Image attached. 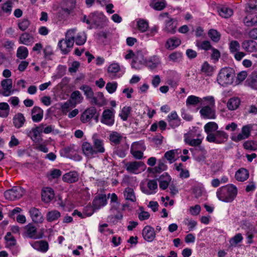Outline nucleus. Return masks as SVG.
Here are the masks:
<instances>
[{
  "label": "nucleus",
  "instance_id": "412c9836",
  "mask_svg": "<svg viewBox=\"0 0 257 257\" xmlns=\"http://www.w3.org/2000/svg\"><path fill=\"white\" fill-rule=\"evenodd\" d=\"M29 213L34 222L37 223L43 222L44 220L43 215L38 208L32 207L30 209Z\"/></svg>",
  "mask_w": 257,
  "mask_h": 257
},
{
  "label": "nucleus",
  "instance_id": "de8ad7c7",
  "mask_svg": "<svg viewBox=\"0 0 257 257\" xmlns=\"http://www.w3.org/2000/svg\"><path fill=\"white\" fill-rule=\"evenodd\" d=\"M20 43L26 45H29L33 41V37L29 34L24 33L20 37Z\"/></svg>",
  "mask_w": 257,
  "mask_h": 257
},
{
  "label": "nucleus",
  "instance_id": "f03ea898",
  "mask_svg": "<svg viewBox=\"0 0 257 257\" xmlns=\"http://www.w3.org/2000/svg\"><path fill=\"white\" fill-rule=\"evenodd\" d=\"M234 77L235 71L233 68L224 67L220 70L216 80L220 85L226 86L232 84Z\"/></svg>",
  "mask_w": 257,
  "mask_h": 257
},
{
  "label": "nucleus",
  "instance_id": "f704fd0d",
  "mask_svg": "<svg viewBox=\"0 0 257 257\" xmlns=\"http://www.w3.org/2000/svg\"><path fill=\"white\" fill-rule=\"evenodd\" d=\"M93 142L94 147V150L96 151V155L97 153H103L105 152V148L104 147L103 141L96 138L95 136L93 137Z\"/></svg>",
  "mask_w": 257,
  "mask_h": 257
},
{
  "label": "nucleus",
  "instance_id": "4468645a",
  "mask_svg": "<svg viewBox=\"0 0 257 257\" xmlns=\"http://www.w3.org/2000/svg\"><path fill=\"white\" fill-rule=\"evenodd\" d=\"M178 26V21L176 19L168 18L165 21L164 26L163 28V31L165 33L171 34H174L176 32V29Z\"/></svg>",
  "mask_w": 257,
  "mask_h": 257
},
{
  "label": "nucleus",
  "instance_id": "5701e85b",
  "mask_svg": "<svg viewBox=\"0 0 257 257\" xmlns=\"http://www.w3.org/2000/svg\"><path fill=\"white\" fill-rule=\"evenodd\" d=\"M242 48L249 53L257 51V43L253 40H245L242 43Z\"/></svg>",
  "mask_w": 257,
  "mask_h": 257
},
{
  "label": "nucleus",
  "instance_id": "1a4fd4ad",
  "mask_svg": "<svg viewBox=\"0 0 257 257\" xmlns=\"http://www.w3.org/2000/svg\"><path fill=\"white\" fill-rule=\"evenodd\" d=\"M140 189L143 193L150 195L156 193L158 191V182L156 179L148 180L147 184L141 183Z\"/></svg>",
  "mask_w": 257,
  "mask_h": 257
},
{
  "label": "nucleus",
  "instance_id": "5fc2aeb1",
  "mask_svg": "<svg viewBox=\"0 0 257 257\" xmlns=\"http://www.w3.org/2000/svg\"><path fill=\"white\" fill-rule=\"evenodd\" d=\"M196 46L198 49L205 51L211 50L212 48L210 42L208 41H203L202 42L197 41Z\"/></svg>",
  "mask_w": 257,
  "mask_h": 257
},
{
  "label": "nucleus",
  "instance_id": "473e14b6",
  "mask_svg": "<svg viewBox=\"0 0 257 257\" xmlns=\"http://www.w3.org/2000/svg\"><path fill=\"white\" fill-rule=\"evenodd\" d=\"M248 177L249 172L248 170L243 168L238 169L235 174L236 180L240 182L245 181Z\"/></svg>",
  "mask_w": 257,
  "mask_h": 257
},
{
  "label": "nucleus",
  "instance_id": "b1692460",
  "mask_svg": "<svg viewBox=\"0 0 257 257\" xmlns=\"http://www.w3.org/2000/svg\"><path fill=\"white\" fill-rule=\"evenodd\" d=\"M30 244L34 249L43 252H46L49 248L48 243L45 240L34 241Z\"/></svg>",
  "mask_w": 257,
  "mask_h": 257
},
{
  "label": "nucleus",
  "instance_id": "13d9d810",
  "mask_svg": "<svg viewBox=\"0 0 257 257\" xmlns=\"http://www.w3.org/2000/svg\"><path fill=\"white\" fill-rule=\"evenodd\" d=\"M209 37L214 42H218L220 39V33L215 29H210L208 33Z\"/></svg>",
  "mask_w": 257,
  "mask_h": 257
},
{
  "label": "nucleus",
  "instance_id": "e433bc0d",
  "mask_svg": "<svg viewBox=\"0 0 257 257\" xmlns=\"http://www.w3.org/2000/svg\"><path fill=\"white\" fill-rule=\"evenodd\" d=\"M201 71L205 75L211 76L215 71V67L209 64L208 62L205 61L201 65Z\"/></svg>",
  "mask_w": 257,
  "mask_h": 257
},
{
  "label": "nucleus",
  "instance_id": "a19ab883",
  "mask_svg": "<svg viewBox=\"0 0 257 257\" xmlns=\"http://www.w3.org/2000/svg\"><path fill=\"white\" fill-rule=\"evenodd\" d=\"M13 120L14 126L18 128L22 127L26 121L25 118L22 113L16 114L13 117Z\"/></svg>",
  "mask_w": 257,
  "mask_h": 257
},
{
  "label": "nucleus",
  "instance_id": "774afa93",
  "mask_svg": "<svg viewBox=\"0 0 257 257\" xmlns=\"http://www.w3.org/2000/svg\"><path fill=\"white\" fill-rule=\"evenodd\" d=\"M243 21L244 23L248 27L257 25V14L251 19L248 17H246Z\"/></svg>",
  "mask_w": 257,
  "mask_h": 257
},
{
  "label": "nucleus",
  "instance_id": "4c0bfd02",
  "mask_svg": "<svg viewBox=\"0 0 257 257\" xmlns=\"http://www.w3.org/2000/svg\"><path fill=\"white\" fill-rule=\"evenodd\" d=\"M63 180L67 183H74L78 180V174L75 171H72L65 174L63 176Z\"/></svg>",
  "mask_w": 257,
  "mask_h": 257
},
{
  "label": "nucleus",
  "instance_id": "4be33fe9",
  "mask_svg": "<svg viewBox=\"0 0 257 257\" xmlns=\"http://www.w3.org/2000/svg\"><path fill=\"white\" fill-rule=\"evenodd\" d=\"M146 66L150 69L153 70L157 68L161 63L160 59L159 56L154 55L150 57L147 60L144 61Z\"/></svg>",
  "mask_w": 257,
  "mask_h": 257
},
{
  "label": "nucleus",
  "instance_id": "c03bdc74",
  "mask_svg": "<svg viewBox=\"0 0 257 257\" xmlns=\"http://www.w3.org/2000/svg\"><path fill=\"white\" fill-rule=\"evenodd\" d=\"M243 239V237L240 233L236 234L234 236L230 238L229 240V247H236L238 243L242 241Z\"/></svg>",
  "mask_w": 257,
  "mask_h": 257
},
{
  "label": "nucleus",
  "instance_id": "6e6552de",
  "mask_svg": "<svg viewBox=\"0 0 257 257\" xmlns=\"http://www.w3.org/2000/svg\"><path fill=\"white\" fill-rule=\"evenodd\" d=\"M254 127H257V124H248L243 125L241 128V133L237 136H232L231 140L234 142H238L247 139L250 136V132Z\"/></svg>",
  "mask_w": 257,
  "mask_h": 257
},
{
  "label": "nucleus",
  "instance_id": "393cba45",
  "mask_svg": "<svg viewBox=\"0 0 257 257\" xmlns=\"http://www.w3.org/2000/svg\"><path fill=\"white\" fill-rule=\"evenodd\" d=\"M81 149L84 155L88 158H91L96 155L95 150L89 143H83Z\"/></svg>",
  "mask_w": 257,
  "mask_h": 257
},
{
  "label": "nucleus",
  "instance_id": "ea45409f",
  "mask_svg": "<svg viewBox=\"0 0 257 257\" xmlns=\"http://www.w3.org/2000/svg\"><path fill=\"white\" fill-rule=\"evenodd\" d=\"M218 128V124L213 121L207 123L204 126V131L207 135V136H209L210 134L213 135V134L217 131Z\"/></svg>",
  "mask_w": 257,
  "mask_h": 257
},
{
  "label": "nucleus",
  "instance_id": "dca6fc26",
  "mask_svg": "<svg viewBox=\"0 0 257 257\" xmlns=\"http://www.w3.org/2000/svg\"><path fill=\"white\" fill-rule=\"evenodd\" d=\"M25 232L23 236L25 237L33 239L41 238L42 235H39L37 234L36 227L31 223L26 225L24 227Z\"/></svg>",
  "mask_w": 257,
  "mask_h": 257
},
{
  "label": "nucleus",
  "instance_id": "338daca9",
  "mask_svg": "<svg viewBox=\"0 0 257 257\" xmlns=\"http://www.w3.org/2000/svg\"><path fill=\"white\" fill-rule=\"evenodd\" d=\"M81 89L84 92V95L86 96V98L89 100L91 99L93 95H94L93 92L91 87L88 86L84 85L83 86Z\"/></svg>",
  "mask_w": 257,
  "mask_h": 257
},
{
  "label": "nucleus",
  "instance_id": "a211bd4d",
  "mask_svg": "<svg viewBox=\"0 0 257 257\" xmlns=\"http://www.w3.org/2000/svg\"><path fill=\"white\" fill-rule=\"evenodd\" d=\"M142 235L144 239L148 242H152L156 237L154 228L150 225H147L143 228Z\"/></svg>",
  "mask_w": 257,
  "mask_h": 257
},
{
  "label": "nucleus",
  "instance_id": "9b49d317",
  "mask_svg": "<svg viewBox=\"0 0 257 257\" xmlns=\"http://www.w3.org/2000/svg\"><path fill=\"white\" fill-rule=\"evenodd\" d=\"M24 193V189L20 186H14L12 189L7 190L4 193L5 198L10 200L14 201L22 197Z\"/></svg>",
  "mask_w": 257,
  "mask_h": 257
},
{
  "label": "nucleus",
  "instance_id": "09e8293b",
  "mask_svg": "<svg viewBox=\"0 0 257 257\" xmlns=\"http://www.w3.org/2000/svg\"><path fill=\"white\" fill-rule=\"evenodd\" d=\"M185 143L191 146H197L200 145L202 140L200 139H192L190 134L185 136Z\"/></svg>",
  "mask_w": 257,
  "mask_h": 257
},
{
  "label": "nucleus",
  "instance_id": "49530a36",
  "mask_svg": "<svg viewBox=\"0 0 257 257\" xmlns=\"http://www.w3.org/2000/svg\"><path fill=\"white\" fill-rule=\"evenodd\" d=\"M240 102V99L238 98L233 97L228 101L227 106L229 109L233 110L238 107Z\"/></svg>",
  "mask_w": 257,
  "mask_h": 257
},
{
  "label": "nucleus",
  "instance_id": "c756f323",
  "mask_svg": "<svg viewBox=\"0 0 257 257\" xmlns=\"http://www.w3.org/2000/svg\"><path fill=\"white\" fill-rule=\"evenodd\" d=\"M123 196L126 201L131 202H136L137 197L134 189L131 187H126L123 192Z\"/></svg>",
  "mask_w": 257,
  "mask_h": 257
},
{
  "label": "nucleus",
  "instance_id": "8fccbe9b",
  "mask_svg": "<svg viewBox=\"0 0 257 257\" xmlns=\"http://www.w3.org/2000/svg\"><path fill=\"white\" fill-rule=\"evenodd\" d=\"M166 6L165 0H153L151 6L155 10L161 11Z\"/></svg>",
  "mask_w": 257,
  "mask_h": 257
},
{
  "label": "nucleus",
  "instance_id": "2eb2a0df",
  "mask_svg": "<svg viewBox=\"0 0 257 257\" xmlns=\"http://www.w3.org/2000/svg\"><path fill=\"white\" fill-rule=\"evenodd\" d=\"M98 116L96 107L93 106H90L81 113V122H89L92 118H97Z\"/></svg>",
  "mask_w": 257,
  "mask_h": 257
},
{
  "label": "nucleus",
  "instance_id": "052dcab7",
  "mask_svg": "<svg viewBox=\"0 0 257 257\" xmlns=\"http://www.w3.org/2000/svg\"><path fill=\"white\" fill-rule=\"evenodd\" d=\"M13 5V2L11 1H8L2 4L1 8L3 12L9 15L12 12Z\"/></svg>",
  "mask_w": 257,
  "mask_h": 257
},
{
  "label": "nucleus",
  "instance_id": "20e7f679",
  "mask_svg": "<svg viewBox=\"0 0 257 257\" xmlns=\"http://www.w3.org/2000/svg\"><path fill=\"white\" fill-rule=\"evenodd\" d=\"M76 7V0H62L60 3V9L58 17L60 20L66 19L72 13Z\"/></svg>",
  "mask_w": 257,
  "mask_h": 257
},
{
  "label": "nucleus",
  "instance_id": "69168bd1",
  "mask_svg": "<svg viewBox=\"0 0 257 257\" xmlns=\"http://www.w3.org/2000/svg\"><path fill=\"white\" fill-rule=\"evenodd\" d=\"M182 57V53L179 52H174L169 56V59L174 62L180 61Z\"/></svg>",
  "mask_w": 257,
  "mask_h": 257
},
{
  "label": "nucleus",
  "instance_id": "f257e3e1",
  "mask_svg": "<svg viewBox=\"0 0 257 257\" xmlns=\"http://www.w3.org/2000/svg\"><path fill=\"white\" fill-rule=\"evenodd\" d=\"M237 193L236 187L233 184H228L218 189L216 191V196L221 201L231 202L236 197Z\"/></svg>",
  "mask_w": 257,
  "mask_h": 257
},
{
  "label": "nucleus",
  "instance_id": "423d86ee",
  "mask_svg": "<svg viewBox=\"0 0 257 257\" xmlns=\"http://www.w3.org/2000/svg\"><path fill=\"white\" fill-rule=\"evenodd\" d=\"M125 168L130 173L139 174L146 170V166L143 162L134 161L127 162Z\"/></svg>",
  "mask_w": 257,
  "mask_h": 257
},
{
  "label": "nucleus",
  "instance_id": "3c124183",
  "mask_svg": "<svg viewBox=\"0 0 257 257\" xmlns=\"http://www.w3.org/2000/svg\"><path fill=\"white\" fill-rule=\"evenodd\" d=\"M202 99L195 95L189 96L186 99V105L195 106L201 102Z\"/></svg>",
  "mask_w": 257,
  "mask_h": 257
},
{
  "label": "nucleus",
  "instance_id": "37998d69",
  "mask_svg": "<svg viewBox=\"0 0 257 257\" xmlns=\"http://www.w3.org/2000/svg\"><path fill=\"white\" fill-rule=\"evenodd\" d=\"M45 126V124L41 123L38 126L33 128L31 131L30 132L29 136H30L32 139H37V137L40 136L43 132L44 127Z\"/></svg>",
  "mask_w": 257,
  "mask_h": 257
},
{
  "label": "nucleus",
  "instance_id": "cd10ccee",
  "mask_svg": "<svg viewBox=\"0 0 257 257\" xmlns=\"http://www.w3.org/2000/svg\"><path fill=\"white\" fill-rule=\"evenodd\" d=\"M144 61L142 53L138 52L137 53V56H135V58L133 60L131 64L132 67L136 70L141 69L143 67V63Z\"/></svg>",
  "mask_w": 257,
  "mask_h": 257
},
{
  "label": "nucleus",
  "instance_id": "0e129e2a",
  "mask_svg": "<svg viewBox=\"0 0 257 257\" xmlns=\"http://www.w3.org/2000/svg\"><path fill=\"white\" fill-rule=\"evenodd\" d=\"M229 48L230 52L234 54L239 50L240 44L237 41H231L229 43Z\"/></svg>",
  "mask_w": 257,
  "mask_h": 257
},
{
  "label": "nucleus",
  "instance_id": "864d4df0",
  "mask_svg": "<svg viewBox=\"0 0 257 257\" xmlns=\"http://www.w3.org/2000/svg\"><path fill=\"white\" fill-rule=\"evenodd\" d=\"M132 110V108L131 106H124L121 110L120 111V113H119V116L121 118V119L125 121L127 119V118L131 113V111Z\"/></svg>",
  "mask_w": 257,
  "mask_h": 257
},
{
  "label": "nucleus",
  "instance_id": "603ef678",
  "mask_svg": "<svg viewBox=\"0 0 257 257\" xmlns=\"http://www.w3.org/2000/svg\"><path fill=\"white\" fill-rule=\"evenodd\" d=\"M181 153V150H172L167 151L164 155L165 158L169 161L170 163H172L175 161V155Z\"/></svg>",
  "mask_w": 257,
  "mask_h": 257
},
{
  "label": "nucleus",
  "instance_id": "6ab92c4d",
  "mask_svg": "<svg viewBox=\"0 0 257 257\" xmlns=\"http://www.w3.org/2000/svg\"><path fill=\"white\" fill-rule=\"evenodd\" d=\"M200 113L204 118L215 119L216 118L214 106H205L200 109Z\"/></svg>",
  "mask_w": 257,
  "mask_h": 257
},
{
  "label": "nucleus",
  "instance_id": "9d476101",
  "mask_svg": "<svg viewBox=\"0 0 257 257\" xmlns=\"http://www.w3.org/2000/svg\"><path fill=\"white\" fill-rule=\"evenodd\" d=\"M124 70L121 69L117 63L110 64L107 68V74L112 79H115L121 77L124 73Z\"/></svg>",
  "mask_w": 257,
  "mask_h": 257
},
{
  "label": "nucleus",
  "instance_id": "39448f33",
  "mask_svg": "<svg viewBox=\"0 0 257 257\" xmlns=\"http://www.w3.org/2000/svg\"><path fill=\"white\" fill-rule=\"evenodd\" d=\"M229 136L227 133L223 130H217L213 135L207 136L206 140L209 143L216 144H223L225 143L228 140Z\"/></svg>",
  "mask_w": 257,
  "mask_h": 257
},
{
  "label": "nucleus",
  "instance_id": "a878e982",
  "mask_svg": "<svg viewBox=\"0 0 257 257\" xmlns=\"http://www.w3.org/2000/svg\"><path fill=\"white\" fill-rule=\"evenodd\" d=\"M31 116L34 122H40L43 117V110L40 107L35 106L32 109Z\"/></svg>",
  "mask_w": 257,
  "mask_h": 257
},
{
  "label": "nucleus",
  "instance_id": "680f3d73",
  "mask_svg": "<svg viewBox=\"0 0 257 257\" xmlns=\"http://www.w3.org/2000/svg\"><path fill=\"white\" fill-rule=\"evenodd\" d=\"M183 222L188 227V229L189 231H192L194 230L197 224L196 221L189 218H185Z\"/></svg>",
  "mask_w": 257,
  "mask_h": 257
},
{
  "label": "nucleus",
  "instance_id": "0eeeda50",
  "mask_svg": "<svg viewBox=\"0 0 257 257\" xmlns=\"http://www.w3.org/2000/svg\"><path fill=\"white\" fill-rule=\"evenodd\" d=\"M146 147L144 142L142 141L134 142L132 144L131 148V153L136 159L141 160L144 157V152L146 150Z\"/></svg>",
  "mask_w": 257,
  "mask_h": 257
},
{
  "label": "nucleus",
  "instance_id": "7ed1b4c3",
  "mask_svg": "<svg viewBox=\"0 0 257 257\" xmlns=\"http://www.w3.org/2000/svg\"><path fill=\"white\" fill-rule=\"evenodd\" d=\"M74 43V32L68 30L65 36V39L59 41L58 46L63 54H67L71 50Z\"/></svg>",
  "mask_w": 257,
  "mask_h": 257
},
{
  "label": "nucleus",
  "instance_id": "6e6d98bb",
  "mask_svg": "<svg viewBox=\"0 0 257 257\" xmlns=\"http://www.w3.org/2000/svg\"><path fill=\"white\" fill-rule=\"evenodd\" d=\"M137 27L141 32H146L149 28L148 22L143 19H139L137 21Z\"/></svg>",
  "mask_w": 257,
  "mask_h": 257
},
{
  "label": "nucleus",
  "instance_id": "4d7b16f0",
  "mask_svg": "<svg viewBox=\"0 0 257 257\" xmlns=\"http://www.w3.org/2000/svg\"><path fill=\"white\" fill-rule=\"evenodd\" d=\"M256 233L257 230L254 227L248 229L246 233L247 244H250L253 243V238Z\"/></svg>",
  "mask_w": 257,
  "mask_h": 257
},
{
  "label": "nucleus",
  "instance_id": "ddd939ff",
  "mask_svg": "<svg viewBox=\"0 0 257 257\" xmlns=\"http://www.w3.org/2000/svg\"><path fill=\"white\" fill-rule=\"evenodd\" d=\"M63 151L67 157L73 159L76 161H79L80 159V147L79 145L74 144L70 145L63 149Z\"/></svg>",
  "mask_w": 257,
  "mask_h": 257
},
{
  "label": "nucleus",
  "instance_id": "c85d7f7f",
  "mask_svg": "<svg viewBox=\"0 0 257 257\" xmlns=\"http://www.w3.org/2000/svg\"><path fill=\"white\" fill-rule=\"evenodd\" d=\"M125 138L121 134L116 132H112L109 136V140L113 145H119Z\"/></svg>",
  "mask_w": 257,
  "mask_h": 257
},
{
  "label": "nucleus",
  "instance_id": "a18cd8bd",
  "mask_svg": "<svg viewBox=\"0 0 257 257\" xmlns=\"http://www.w3.org/2000/svg\"><path fill=\"white\" fill-rule=\"evenodd\" d=\"M61 216L59 211L53 210L49 211L46 215V219L48 222H53L57 220Z\"/></svg>",
  "mask_w": 257,
  "mask_h": 257
},
{
  "label": "nucleus",
  "instance_id": "bb28decb",
  "mask_svg": "<svg viewBox=\"0 0 257 257\" xmlns=\"http://www.w3.org/2000/svg\"><path fill=\"white\" fill-rule=\"evenodd\" d=\"M92 22L95 25H98L99 23L108 21V20L104 14L102 12H94L91 14Z\"/></svg>",
  "mask_w": 257,
  "mask_h": 257
},
{
  "label": "nucleus",
  "instance_id": "c9c22d12",
  "mask_svg": "<svg viewBox=\"0 0 257 257\" xmlns=\"http://www.w3.org/2000/svg\"><path fill=\"white\" fill-rule=\"evenodd\" d=\"M171 180L170 176L167 173L163 174L159 178V187L162 190L166 189Z\"/></svg>",
  "mask_w": 257,
  "mask_h": 257
},
{
  "label": "nucleus",
  "instance_id": "e2e57ef3",
  "mask_svg": "<svg viewBox=\"0 0 257 257\" xmlns=\"http://www.w3.org/2000/svg\"><path fill=\"white\" fill-rule=\"evenodd\" d=\"M117 87V83L115 81L107 83L105 88L109 94H112L115 92Z\"/></svg>",
  "mask_w": 257,
  "mask_h": 257
},
{
  "label": "nucleus",
  "instance_id": "aec40b11",
  "mask_svg": "<svg viewBox=\"0 0 257 257\" xmlns=\"http://www.w3.org/2000/svg\"><path fill=\"white\" fill-rule=\"evenodd\" d=\"M89 102L91 104L99 107L103 106L106 103V99L103 94L101 92L96 93L95 95H93Z\"/></svg>",
  "mask_w": 257,
  "mask_h": 257
},
{
  "label": "nucleus",
  "instance_id": "58836bf2",
  "mask_svg": "<svg viewBox=\"0 0 257 257\" xmlns=\"http://www.w3.org/2000/svg\"><path fill=\"white\" fill-rule=\"evenodd\" d=\"M246 83L251 88L257 90V71H253L249 75L246 80Z\"/></svg>",
  "mask_w": 257,
  "mask_h": 257
},
{
  "label": "nucleus",
  "instance_id": "2f4dec72",
  "mask_svg": "<svg viewBox=\"0 0 257 257\" xmlns=\"http://www.w3.org/2000/svg\"><path fill=\"white\" fill-rule=\"evenodd\" d=\"M181 43V40L176 37L168 39L165 44V47L168 50H173L178 47Z\"/></svg>",
  "mask_w": 257,
  "mask_h": 257
},
{
  "label": "nucleus",
  "instance_id": "f8f14e48",
  "mask_svg": "<svg viewBox=\"0 0 257 257\" xmlns=\"http://www.w3.org/2000/svg\"><path fill=\"white\" fill-rule=\"evenodd\" d=\"M115 110L113 109H106L103 110L100 118V122L107 126H112L114 123Z\"/></svg>",
  "mask_w": 257,
  "mask_h": 257
},
{
  "label": "nucleus",
  "instance_id": "f3484780",
  "mask_svg": "<svg viewBox=\"0 0 257 257\" xmlns=\"http://www.w3.org/2000/svg\"><path fill=\"white\" fill-rule=\"evenodd\" d=\"M3 88V92L0 91V93L5 96L11 95L14 92L13 90V81L12 79L7 78L3 79L1 82Z\"/></svg>",
  "mask_w": 257,
  "mask_h": 257
},
{
  "label": "nucleus",
  "instance_id": "72a5a7b5",
  "mask_svg": "<svg viewBox=\"0 0 257 257\" xmlns=\"http://www.w3.org/2000/svg\"><path fill=\"white\" fill-rule=\"evenodd\" d=\"M107 203V199L105 195H101L95 198L93 201V206L95 209L105 206Z\"/></svg>",
  "mask_w": 257,
  "mask_h": 257
},
{
  "label": "nucleus",
  "instance_id": "bf43d9fd",
  "mask_svg": "<svg viewBox=\"0 0 257 257\" xmlns=\"http://www.w3.org/2000/svg\"><path fill=\"white\" fill-rule=\"evenodd\" d=\"M28 55V50L24 46H20L18 48L17 52V56L21 59H24Z\"/></svg>",
  "mask_w": 257,
  "mask_h": 257
},
{
  "label": "nucleus",
  "instance_id": "79ce46f5",
  "mask_svg": "<svg viewBox=\"0 0 257 257\" xmlns=\"http://www.w3.org/2000/svg\"><path fill=\"white\" fill-rule=\"evenodd\" d=\"M218 13L221 17L225 19L230 17L233 15L232 10L226 6L219 7Z\"/></svg>",
  "mask_w": 257,
  "mask_h": 257
},
{
  "label": "nucleus",
  "instance_id": "7c9ffc66",
  "mask_svg": "<svg viewBox=\"0 0 257 257\" xmlns=\"http://www.w3.org/2000/svg\"><path fill=\"white\" fill-rule=\"evenodd\" d=\"M42 199L45 202H49L54 197L53 190L49 187H46L43 189L41 193Z\"/></svg>",
  "mask_w": 257,
  "mask_h": 257
}]
</instances>
